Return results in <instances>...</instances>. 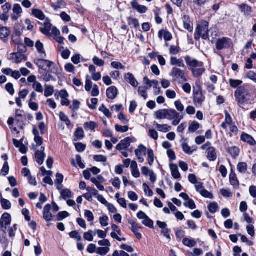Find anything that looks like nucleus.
Returning a JSON list of instances; mask_svg holds the SVG:
<instances>
[{
    "label": "nucleus",
    "mask_w": 256,
    "mask_h": 256,
    "mask_svg": "<svg viewBox=\"0 0 256 256\" xmlns=\"http://www.w3.org/2000/svg\"><path fill=\"white\" fill-rule=\"evenodd\" d=\"M184 60L194 76L200 77L205 72L204 63L202 62L198 61L189 56H186Z\"/></svg>",
    "instance_id": "nucleus-1"
},
{
    "label": "nucleus",
    "mask_w": 256,
    "mask_h": 256,
    "mask_svg": "<svg viewBox=\"0 0 256 256\" xmlns=\"http://www.w3.org/2000/svg\"><path fill=\"white\" fill-rule=\"evenodd\" d=\"M234 96L240 106L245 103L250 97V86L244 84L238 87L234 92Z\"/></svg>",
    "instance_id": "nucleus-2"
},
{
    "label": "nucleus",
    "mask_w": 256,
    "mask_h": 256,
    "mask_svg": "<svg viewBox=\"0 0 256 256\" xmlns=\"http://www.w3.org/2000/svg\"><path fill=\"white\" fill-rule=\"evenodd\" d=\"M200 37L204 40L208 38V22L206 20H202L196 30L194 38L198 40Z\"/></svg>",
    "instance_id": "nucleus-3"
},
{
    "label": "nucleus",
    "mask_w": 256,
    "mask_h": 256,
    "mask_svg": "<svg viewBox=\"0 0 256 256\" xmlns=\"http://www.w3.org/2000/svg\"><path fill=\"white\" fill-rule=\"evenodd\" d=\"M170 76L172 78L174 81H176L180 79L184 82L187 80L185 72L176 67L172 68L170 73Z\"/></svg>",
    "instance_id": "nucleus-4"
},
{
    "label": "nucleus",
    "mask_w": 256,
    "mask_h": 256,
    "mask_svg": "<svg viewBox=\"0 0 256 256\" xmlns=\"http://www.w3.org/2000/svg\"><path fill=\"white\" fill-rule=\"evenodd\" d=\"M232 45V40L228 38H222L218 39L216 43V46L218 50H220L223 49L230 48Z\"/></svg>",
    "instance_id": "nucleus-5"
},
{
    "label": "nucleus",
    "mask_w": 256,
    "mask_h": 256,
    "mask_svg": "<svg viewBox=\"0 0 256 256\" xmlns=\"http://www.w3.org/2000/svg\"><path fill=\"white\" fill-rule=\"evenodd\" d=\"M204 100L205 97L200 90L194 91V102L196 106H201Z\"/></svg>",
    "instance_id": "nucleus-6"
},
{
    "label": "nucleus",
    "mask_w": 256,
    "mask_h": 256,
    "mask_svg": "<svg viewBox=\"0 0 256 256\" xmlns=\"http://www.w3.org/2000/svg\"><path fill=\"white\" fill-rule=\"evenodd\" d=\"M147 152L146 148L142 144L139 145L138 148L136 150L135 154L137 156L139 162H144V158H142V156L143 154L146 155Z\"/></svg>",
    "instance_id": "nucleus-7"
},
{
    "label": "nucleus",
    "mask_w": 256,
    "mask_h": 256,
    "mask_svg": "<svg viewBox=\"0 0 256 256\" xmlns=\"http://www.w3.org/2000/svg\"><path fill=\"white\" fill-rule=\"evenodd\" d=\"M11 216L8 213H4L2 214L0 220V226L6 230L7 226L10 224Z\"/></svg>",
    "instance_id": "nucleus-8"
},
{
    "label": "nucleus",
    "mask_w": 256,
    "mask_h": 256,
    "mask_svg": "<svg viewBox=\"0 0 256 256\" xmlns=\"http://www.w3.org/2000/svg\"><path fill=\"white\" fill-rule=\"evenodd\" d=\"M44 148L42 146L40 150H36L35 153V158L36 162L39 165H42L46 157V154L44 153Z\"/></svg>",
    "instance_id": "nucleus-9"
},
{
    "label": "nucleus",
    "mask_w": 256,
    "mask_h": 256,
    "mask_svg": "<svg viewBox=\"0 0 256 256\" xmlns=\"http://www.w3.org/2000/svg\"><path fill=\"white\" fill-rule=\"evenodd\" d=\"M51 208L52 206L50 204H47L44 208L43 218L46 222H50L53 218L54 216L50 212Z\"/></svg>",
    "instance_id": "nucleus-10"
},
{
    "label": "nucleus",
    "mask_w": 256,
    "mask_h": 256,
    "mask_svg": "<svg viewBox=\"0 0 256 256\" xmlns=\"http://www.w3.org/2000/svg\"><path fill=\"white\" fill-rule=\"evenodd\" d=\"M132 142V140L130 138H126L122 140L116 146V149L118 150L126 149L130 146Z\"/></svg>",
    "instance_id": "nucleus-11"
},
{
    "label": "nucleus",
    "mask_w": 256,
    "mask_h": 256,
    "mask_svg": "<svg viewBox=\"0 0 256 256\" xmlns=\"http://www.w3.org/2000/svg\"><path fill=\"white\" fill-rule=\"evenodd\" d=\"M131 6L133 9L136 10L140 14H144L146 12L148 8L144 6L140 5L136 1L132 0L131 3Z\"/></svg>",
    "instance_id": "nucleus-12"
},
{
    "label": "nucleus",
    "mask_w": 256,
    "mask_h": 256,
    "mask_svg": "<svg viewBox=\"0 0 256 256\" xmlns=\"http://www.w3.org/2000/svg\"><path fill=\"white\" fill-rule=\"evenodd\" d=\"M14 14H12L11 18L12 20H17L22 13V8L19 4H14L12 8Z\"/></svg>",
    "instance_id": "nucleus-13"
},
{
    "label": "nucleus",
    "mask_w": 256,
    "mask_h": 256,
    "mask_svg": "<svg viewBox=\"0 0 256 256\" xmlns=\"http://www.w3.org/2000/svg\"><path fill=\"white\" fill-rule=\"evenodd\" d=\"M124 79L134 87H137L138 83L135 78L134 76L131 73L128 72L124 75Z\"/></svg>",
    "instance_id": "nucleus-14"
},
{
    "label": "nucleus",
    "mask_w": 256,
    "mask_h": 256,
    "mask_svg": "<svg viewBox=\"0 0 256 256\" xmlns=\"http://www.w3.org/2000/svg\"><path fill=\"white\" fill-rule=\"evenodd\" d=\"M184 28L189 32H192L193 30V24L190 20L189 16L184 15L182 18Z\"/></svg>",
    "instance_id": "nucleus-15"
},
{
    "label": "nucleus",
    "mask_w": 256,
    "mask_h": 256,
    "mask_svg": "<svg viewBox=\"0 0 256 256\" xmlns=\"http://www.w3.org/2000/svg\"><path fill=\"white\" fill-rule=\"evenodd\" d=\"M230 184L234 188H238L240 185V182L237 178L236 173L232 169L231 170V172L230 174Z\"/></svg>",
    "instance_id": "nucleus-16"
},
{
    "label": "nucleus",
    "mask_w": 256,
    "mask_h": 256,
    "mask_svg": "<svg viewBox=\"0 0 256 256\" xmlns=\"http://www.w3.org/2000/svg\"><path fill=\"white\" fill-rule=\"evenodd\" d=\"M35 46L40 57L44 58L46 56V54L44 49V44L40 42V40H38L36 42Z\"/></svg>",
    "instance_id": "nucleus-17"
},
{
    "label": "nucleus",
    "mask_w": 256,
    "mask_h": 256,
    "mask_svg": "<svg viewBox=\"0 0 256 256\" xmlns=\"http://www.w3.org/2000/svg\"><path fill=\"white\" fill-rule=\"evenodd\" d=\"M118 89L114 86L108 88L106 90V96L108 98L111 100L114 99L118 95Z\"/></svg>",
    "instance_id": "nucleus-18"
},
{
    "label": "nucleus",
    "mask_w": 256,
    "mask_h": 256,
    "mask_svg": "<svg viewBox=\"0 0 256 256\" xmlns=\"http://www.w3.org/2000/svg\"><path fill=\"white\" fill-rule=\"evenodd\" d=\"M44 27L40 28V32L46 36H51V33L50 31L52 30V24L50 22H46L44 23Z\"/></svg>",
    "instance_id": "nucleus-19"
},
{
    "label": "nucleus",
    "mask_w": 256,
    "mask_h": 256,
    "mask_svg": "<svg viewBox=\"0 0 256 256\" xmlns=\"http://www.w3.org/2000/svg\"><path fill=\"white\" fill-rule=\"evenodd\" d=\"M207 158L210 160L214 161L216 159V149L214 147H208L207 150Z\"/></svg>",
    "instance_id": "nucleus-20"
},
{
    "label": "nucleus",
    "mask_w": 256,
    "mask_h": 256,
    "mask_svg": "<svg viewBox=\"0 0 256 256\" xmlns=\"http://www.w3.org/2000/svg\"><path fill=\"white\" fill-rule=\"evenodd\" d=\"M241 140L243 142H246L252 146H254L256 144V141L254 138L251 136L247 134H242L241 136Z\"/></svg>",
    "instance_id": "nucleus-21"
},
{
    "label": "nucleus",
    "mask_w": 256,
    "mask_h": 256,
    "mask_svg": "<svg viewBox=\"0 0 256 256\" xmlns=\"http://www.w3.org/2000/svg\"><path fill=\"white\" fill-rule=\"evenodd\" d=\"M46 65V68H47V70H45L46 71H48L49 72L53 74H56L58 72V68L54 62L48 60V63Z\"/></svg>",
    "instance_id": "nucleus-22"
},
{
    "label": "nucleus",
    "mask_w": 256,
    "mask_h": 256,
    "mask_svg": "<svg viewBox=\"0 0 256 256\" xmlns=\"http://www.w3.org/2000/svg\"><path fill=\"white\" fill-rule=\"evenodd\" d=\"M10 33V30L8 28L2 26L0 25V38L4 40L7 38Z\"/></svg>",
    "instance_id": "nucleus-23"
},
{
    "label": "nucleus",
    "mask_w": 256,
    "mask_h": 256,
    "mask_svg": "<svg viewBox=\"0 0 256 256\" xmlns=\"http://www.w3.org/2000/svg\"><path fill=\"white\" fill-rule=\"evenodd\" d=\"M154 126H156V128L159 132H166L171 130L172 127L166 124H154Z\"/></svg>",
    "instance_id": "nucleus-24"
},
{
    "label": "nucleus",
    "mask_w": 256,
    "mask_h": 256,
    "mask_svg": "<svg viewBox=\"0 0 256 256\" xmlns=\"http://www.w3.org/2000/svg\"><path fill=\"white\" fill-rule=\"evenodd\" d=\"M183 151L188 154H191L196 150V146H190L187 143L184 142L182 144Z\"/></svg>",
    "instance_id": "nucleus-25"
},
{
    "label": "nucleus",
    "mask_w": 256,
    "mask_h": 256,
    "mask_svg": "<svg viewBox=\"0 0 256 256\" xmlns=\"http://www.w3.org/2000/svg\"><path fill=\"white\" fill-rule=\"evenodd\" d=\"M172 66H178L179 67L184 68L185 66L184 61L182 59H178L176 57L172 56L170 58V61Z\"/></svg>",
    "instance_id": "nucleus-26"
},
{
    "label": "nucleus",
    "mask_w": 256,
    "mask_h": 256,
    "mask_svg": "<svg viewBox=\"0 0 256 256\" xmlns=\"http://www.w3.org/2000/svg\"><path fill=\"white\" fill-rule=\"evenodd\" d=\"M178 112L174 109H166V118L168 120H172L175 118Z\"/></svg>",
    "instance_id": "nucleus-27"
},
{
    "label": "nucleus",
    "mask_w": 256,
    "mask_h": 256,
    "mask_svg": "<svg viewBox=\"0 0 256 256\" xmlns=\"http://www.w3.org/2000/svg\"><path fill=\"white\" fill-rule=\"evenodd\" d=\"M32 14L37 18L40 20H44L46 16L44 12L38 9H33L32 10Z\"/></svg>",
    "instance_id": "nucleus-28"
},
{
    "label": "nucleus",
    "mask_w": 256,
    "mask_h": 256,
    "mask_svg": "<svg viewBox=\"0 0 256 256\" xmlns=\"http://www.w3.org/2000/svg\"><path fill=\"white\" fill-rule=\"evenodd\" d=\"M12 58L16 64H18L24 60H26V57L24 54L18 52L13 54Z\"/></svg>",
    "instance_id": "nucleus-29"
},
{
    "label": "nucleus",
    "mask_w": 256,
    "mask_h": 256,
    "mask_svg": "<svg viewBox=\"0 0 256 256\" xmlns=\"http://www.w3.org/2000/svg\"><path fill=\"white\" fill-rule=\"evenodd\" d=\"M154 117L156 119L162 120L166 118V109L160 110L154 114Z\"/></svg>",
    "instance_id": "nucleus-30"
},
{
    "label": "nucleus",
    "mask_w": 256,
    "mask_h": 256,
    "mask_svg": "<svg viewBox=\"0 0 256 256\" xmlns=\"http://www.w3.org/2000/svg\"><path fill=\"white\" fill-rule=\"evenodd\" d=\"M34 62L39 68L42 69L44 70H47V68H46V64L48 63V60L38 59L36 60Z\"/></svg>",
    "instance_id": "nucleus-31"
},
{
    "label": "nucleus",
    "mask_w": 256,
    "mask_h": 256,
    "mask_svg": "<svg viewBox=\"0 0 256 256\" xmlns=\"http://www.w3.org/2000/svg\"><path fill=\"white\" fill-rule=\"evenodd\" d=\"M228 152L233 157L236 158L239 154L240 150L236 146H232L228 149Z\"/></svg>",
    "instance_id": "nucleus-32"
},
{
    "label": "nucleus",
    "mask_w": 256,
    "mask_h": 256,
    "mask_svg": "<svg viewBox=\"0 0 256 256\" xmlns=\"http://www.w3.org/2000/svg\"><path fill=\"white\" fill-rule=\"evenodd\" d=\"M238 170L242 174H246L248 170V164L246 162H239L237 166Z\"/></svg>",
    "instance_id": "nucleus-33"
},
{
    "label": "nucleus",
    "mask_w": 256,
    "mask_h": 256,
    "mask_svg": "<svg viewBox=\"0 0 256 256\" xmlns=\"http://www.w3.org/2000/svg\"><path fill=\"white\" fill-rule=\"evenodd\" d=\"M182 243L186 246L190 248L194 247L196 244V242L194 240L188 238H184L182 240Z\"/></svg>",
    "instance_id": "nucleus-34"
},
{
    "label": "nucleus",
    "mask_w": 256,
    "mask_h": 256,
    "mask_svg": "<svg viewBox=\"0 0 256 256\" xmlns=\"http://www.w3.org/2000/svg\"><path fill=\"white\" fill-rule=\"evenodd\" d=\"M148 88L146 86H140L138 88V93L144 100H146L148 97V95L146 94V90L148 89Z\"/></svg>",
    "instance_id": "nucleus-35"
},
{
    "label": "nucleus",
    "mask_w": 256,
    "mask_h": 256,
    "mask_svg": "<svg viewBox=\"0 0 256 256\" xmlns=\"http://www.w3.org/2000/svg\"><path fill=\"white\" fill-rule=\"evenodd\" d=\"M99 110L103 112V114L108 118L112 116V113L108 109L104 104H102L99 108Z\"/></svg>",
    "instance_id": "nucleus-36"
},
{
    "label": "nucleus",
    "mask_w": 256,
    "mask_h": 256,
    "mask_svg": "<svg viewBox=\"0 0 256 256\" xmlns=\"http://www.w3.org/2000/svg\"><path fill=\"white\" fill-rule=\"evenodd\" d=\"M97 124L94 122H87L84 124V128L86 130H94Z\"/></svg>",
    "instance_id": "nucleus-37"
},
{
    "label": "nucleus",
    "mask_w": 256,
    "mask_h": 256,
    "mask_svg": "<svg viewBox=\"0 0 256 256\" xmlns=\"http://www.w3.org/2000/svg\"><path fill=\"white\" fill-rule=\"evenodd\" d=\"M148 154V164L151 166L154 162V152L152 149H149L147 152Z\"/></svg>",
    "instance_id": "nucleus-38"
},
{
    "label": "nucleus",
    "mask_w": 256,
    "mask_h": 256,
    "mask_svg": "<svg viewBox=\"0 0 256 256\" xmlns=\"http://www.w3.org/2000/svg\"><path fill=\"white\" fill-rule=\"evenodd\" d=\"M229 84L230 86L232 88H236L242 84V81L240 80H233L230 78L229 80Z\"/></svg>",
    "instance_id": "nucleus-39"
},
{
    "label": "nucleus",
    "mask_w": 256,
    "mask_h": 256,
    "mask_svg": "<svg viewBox=\"0 0 256 256\" xmlns=\"http://www.w3.org/2000/svg\"><path fill=\"white\" fill-rule=\"evenodd\" d=\"M240 8L244 14H249L251 12V8L246 4H242L240 6Z\"/></svg>",
    "instance_id": "nucleus-40"
},
{
    "label": "nucleus",
    "mask_w": 256,
    "mask_h": 256,
    "mask_svg": "<svg viewBox=\"0 0 256 256\" xmlns=\"http://www.w3.org/2000/svg\"><path fill=\"white\" fill-rule=\"evenodd\" d=\"M218 204L216 202L210 203L208 206V209L209 211L212 214L216 212L218 210Z\"/></svg>",
    "instance_id": "nucleus-41"
},
{
    "label": "nucleus",
    "mask_w": 256,
    "mask_h": 256,
    "mask_svg": "<svg viewBox=\"0 0 256 256\" xmlns=\"http://www.w3.org/2000/svg\"><path fill=\"white\" fill-rule=\"evenodd\" d=\"M114 127L115 130L117 132L122 133L126 132L128 130V127L126 126H122L118 124H116Z\"/></svg>",
    "instance_id": "nucleus-42"
},
{
    "label": "nucleus",
    "mask_w": 256,
    "mask_h": 256,
    "mask_svg": "<svg viewBox=\"0 0 256 256\" xmlns=\"http://www.w3.org/2000/svg\"><path fill=\"white\" fill-rule=\"evenodd\" d=\"M54 87L51 86H46L44 90V96L46 97L51 96L54 94Z\"/></svg>",
    "instance_id": "nucleus-43"
},
{
    "label": "nucleus",
    "mask_w": 256,
    "mask_h": 256,
    "mask_svg": "<svg viewBox=\"0 0 256 256\" xmlns=\"http://www.w3.org/2000/svg\"><path fill=\"white\" fill-rule=\"evenodd\" d=\"M188 202H186L184 203V206L186 207L189 208L191 210H193L196 208V206L194 202V201L192 199H190L187 200Z\"/></svg>",
    "instance_id": "nucleus-44"
},
{
    "label": "nucleus",
    "mask_w": 256,
    "mask_h": 256,
    "mask_svg": "<svg viewBox=\"0 0 256 256\" xmlns=\"http://www.w3.org/2000/svg\"><path fill=\"white\" fill-rule=\"evenodd\" d=\"M32 88L36 91L38 92L42 93L44 91L42 85L38 81L33 84Z\"/></svg>",
    "instance_id": "nucleus-45"
},
{
    "label": "nucleus",
    "mask_w": 256,
    "mask_h": 256,
    "mask_svg": "<svg viewBox=\"0 0 256 256\" xmlns=\"http://www.w3.org/2000/svg\"><path fill=\"white\" fill-rule=\"evenodd\" d=\"M74 136L78 139H82L84 137V132L82 128H78L74 132Z\"/></svg>",
    "instance_id": "nucleus-46"
},
{
    "label": "nucleus",
    "mask_w": 256,
    "mask_h": 256,
    "mask_svg": "<svg viewBox=\"0 0 256 256\" xmlns=\"http://www.w3.org/2000/svg\"><path fill=\"white\" fill-rule=\"evenodd\" d=\"M109 251L110 248L108 247H100L98 248L96 253L98 254L104 256Z\"/></svg>",
    "instance_id": "nucleus-47"
},
{
    "label": "nucleus",
    "mask_w": 256,
    "mask_h": 256,
    "mask_svg": "<svg viewBox=\"0 0 256 256\" xmlns=\"http://www.w3.org/2000/svg\"><path fill=\"white\" fill-rule=\"evenodd\" d=\"M200 128V124L196 122H192L188 127V130L191 132H194Z\"/></svg>",
    "instance_id": "nucleus-48"
},
{
    "label": "nucleus",
    "mask_w": 256,
    "mask_h": 256,
    "mask_svg": "<svg viewBox=\"0 0 256 256\" xmlns=\"http://www.w3.org/2000/svg\"><path fill=\"white\" fill-rule=\"evenodd\" d=\"M1 203L2 208L4 210H8L11 208V203L7 200L4 198L2 199Z\"/></svg>",
    "instance_id": "nucleus-49"
},
{
    "label": "nucleus",
    "mask_w": 256,
    "mask_h": 256,
    "mask_svg": "<svg viewBox=\"0 0 256 256\" xmlns=\"http://www.w3.org/2000/svg\"><path fill=\"white\" fill-rule=\"evenodd\" d=\"M128 22L130 25H132L136 28H138L140 26L138 20L136 18H129Z\"/></svg>",
    "instance_id": "nucleus-50"
},
{
    "label": "nucleus",
    "mask_w": 256,
    "mask_h": 256,
    "mask_svg": "<svg viewBox=\"0 0 256 256\" xmlns=\"http://www.w3.org/2000/svg\"><path fill=\"white\" fill-rule=\"evenodd\" d=\"M92 231L91 230H88L87 232L84 233V238L89 242L92 241L94 239V236L92 234Z\"/></svg>",
    "instance_id": "nucleus-51"
},
{
    "label": "nucleus",
    "mask_w": 256,
    "mask_h": 256,
    "mask_svg": "<svg viewBox=\"0 0 256 256\" xmlns=\"http://www.w3.org/2000/svg\"><path fill=\"white\" fill-rule=\"evenodd\" d=\"M60 194L62 198L66 200L67 198L71 196L72 192L68 189H64L61 192Z\"/></svg>",
    "instance_id": "nucleus-52"
},
{
    "label": "nucleus",
    "mask_w": 256,
    "mask_h": 256,
    "mask_svg": "<svg viewBox=\"0 0 256 256\" xmlns=\"http://www.w3.org/2000/svg\"><path fill=\"white\" fill-rule=\"evenodd\" d=\"M142 222L144 225H145L148 228H154V222L148 216H147L146 218L144 220H143Z\"/></svg>",
    "instance_id": "nucleus-53"
},
{
    "label": "nucleus",
    "mask_w": 256,
    "mask_h": 256,
    "mask_svg": "<svg viewBox=\"0 0 256 256\" xmlns=\"http://www.w3.org/2000/svg\"><path fill=\"white\" fill-rule=\"evenodd\" d=\"M142 186L144 192L146 193V194H148V196H152L154 194L152 190L150 189L148 186L146 184H143Z\"/></svg>",
    "instance_id": "nucleus-54"
},
{
    "label": "nucleus",
    "mask_w": 256,
    "mask_h": 256,
    "mask_svg": "<svg viewBox=\"0 0 256 256\" xmlns=\"http://www.w3.org/2000/svg\"><path fill=\"white\" fill-rule=\"evenodd\" d=\"M148 135L151 138L154 140H157L158 138V132L154 129H149Z\"/></svg>",
    "instance_id": "nucleus-55"
},
{
    "label": "nucleus",
    "mask_w": 256,
    "mask_h": 256,
    "mask_svg": "<svg viewBox=\"0 0 256 256\" xmlns=\"http://www.w3.org/2000/svg\"><path fill=\"white\" fill-rule=\"evenodd\" d=\"M69 216V213L66 211L60 212L58 214L57 220L58 221L62 220V219Z\"/></svg>",
    "instance_id": "nucleus-56"
},
{
    "label": "nucleus",
    "mask_w": 256,
    "mask_h": 256,
    "mask_svg": "<svg viewBox=\"0 0 256 256\" xmlns=\"http://www.w3.org/2000/svg\"><path fill=\"white\" fill-rule=\"evenodd\" d=\"M108 218L107 216H104L100 218L99 220L100 224L102 226H106L108 225Z\"/></svg>",
    "instance_id": "nucleus-57"
},
{
    "label": "nucleus",
    "mask_w": 256,
    "mask_h": 256,
    "mask_svg": "<svg viewBox=\"0 0 256 256\" xmlns=\"http://www.w3.org/2000/svg\"><path fill=\"white\" fill-rule=\"evenodd\" d=\"M94 63L98 66H102L104 65V62L103 60L100 59L98 57L95 56L92 59Z\"/></svg>",
    "instance_id": "nucleus-58"
},
{
    "label": "nucleus",
    "mask_w": 256,
    "mask_h": 256,
    "mask_svg": "<svg viewBox=\"0 0 256 256\" xmlns=\"http://www.w3.org/2000/svg\"><path fill=\"white\" fill-rule=\"evenodd\" d=\"M180 52V48L175 46H171L170 48V53L172 55H176Z\"/></svg>",
    "instance_id": "nucleus-59"
},
{
    "label": "nucleus",
    "mask_w": 256,
    "mask_h": 256,
    "mask_svg": "<svg viewBox=\"0 0 256 256\" xmlns=\"http://www.w3.org/2000/svg\"><path fill=\"white\" fill-rule=\"evenodd\" d=\"M88 76H86V85H85V89L86 91L90 92L92 86V82L88 78Z\"/></svg>",
    "instance_id": "nucleus-60"
},
{
    "label": "nucleus",
    "mask_w": 256,
    "mask_h": 256,
    "mask_svg": "<svg viewBox=\"0 0 256 256\" xmlns=\"http://www.w3.org/2000/svg\"><path fill=\"white\" fill-rule=\"evenodd\" d=\"M64 68L68 72L72 73L74 72L75 70V67L70 63L66 64L64 66Z\"/></svg>",
    "instance_id": "nucleus-61"
},
{
    "label": "nucleus",
    "mask_w": 256,
    "mask_h": 256,
    "mask_svg": "<svg viewBox=\"0 0 256 256\" xmlns=\"http://www.w3.org/2000/svg\"><path fill=\"white\" fill-rule=\"evenodd\" d=\"M18 53L23 54L26 52L27 48L24 44L20 43L18 44Z\"/></svg>",
    "instance_id": "nucleus-62"
},
{
    "label": "nucleus",
    "mask_w": 256,
    "mask_h": 256,
    "mask_svg": "<svg viewBox=\"0 0 256 256\" xmlns=\"http://www.w3.org/2000/svg\"><path fill=\"white\" fill-rule=\"evenodd\" d=\"M246 78L256 83V74L252 71H250L246 74Z\"/></svg>",
    "instance_id": "nucleus-63"
},
{
    "label": "nucleus",
    "mask_w": 256,
    "mask_h": 256,
    "mask_svg": "<svg viewBox=\"0 0 256 256\" xmlns=\"http://www.w3.org/2000/svg\"><path fill=\"white\" fill-rule=\"evenodd\" d=\"M76 148L78 152L84 151L86 148V146L82 143L79 142L75 144Z\"/></svg>",
    "instance_id": "nucleus-64"
}]
</instances>
